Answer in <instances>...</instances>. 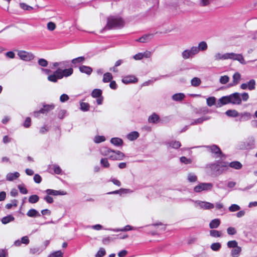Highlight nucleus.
<instances>
[{"label":"nucleus","instance_id":"obj_7","mask_svg":"<svg viewBox=\"0 0 257 257\" xmlns=\"http://www.w3.org/2000/svg\"><path fill=\"white\" fill-rule=\"evenodd\" d=\"M196 50L194 46L190 48V49H186L182 53V56L184 59L192 58L194 56L197 54Z\"/></svg>","mask_w":257,"mask_h":257},{"label":"nucleus","instance_id":"obj_57","mask_svg":"<svg viewBox=\"0 0 257 257\" xmlns=\"http://www.w3.org/2000/svg\"><path fill=\"white\" fill-rule=\"evenodd\" d=\"M238 243L236 240H231L227 242V246L229 248H235L238 246Z\"/></svg>","mask_w":257,"mask_h":257},{"label":"nucleus","instance_id":"obj_32","mask_svg":"<svg viewBox=\"0 0 257 257\" xmlns=\"http://www.w3.org/2000/svg\"><path fill=\"white\" fill-rule=\"evenodd\" d=\"M220 224V221L219 219H214L212 220L209 223V227L211 229L217 228Z\"/></svg>","mask_w":257,"mask_h":257},{"label":"nucleus","instance_id":"obj_64","mask_svg":"<svg viewBox=\"0 0 257 257\" xmlns=\"http://www.w3.org/2000/svg\"><path fill=\"white\" fill-rule=\"evenodd\" d=\"M34 181L36 183H40L42 181V178L39 174H36L34 176Z\"/></svg>","mask_w":257,"mask_h":257},{"label":"nucleus","instance_id":"obj_49","mask_svg":"<svg viewBox=\"0 0 257 257\" xmlns=\"http://www.w3.org/2000/svg\"><path fill=\"white\" fill-rule=\"evenodd\" d=\"M221 247V244L219 242L213 243L210 246L211 249L213 251H218Z\"/></svg>","mask_w":257,"mask_h":257},{"label":"nucleus","instance_id":"obj_53","mask_svg":"<svg viewBox=\"0 0 257 257\" xmlns=\"http://www.w3.org/2000/svg\"><path fill=\"white\" fill-rule=\"evenodd\" d=\"M197 176L192 173H189L188 175V180L190 182H194L197 181Z\"/></svg>","mask_w":257,"mask_h":257},{"label":"nucleus","instance_id":"obj_51","mask_svg":"<svg viewBox=\"0 0 257 257\" xmlns=\"http://www.w3.org/2000/svg\"><path fill=\"white\" fill-rule=\"evenodd\" d=\"M229 80V77L227 75H224L220 77L219 82L222 84L227 83Z\"/></svg>","mask_w":257,"mask_h":257},{"label":"nucleus","instance_id":"obj_19","mask_svg":"<svg viewBox=\"0 0 257 257\" xmlns=\"http://www.w3.org/2000/svg\"><path fill=\"white\" fill-rule=\"evenodd\" d=\"M197 49L196 52L198 54L200 51H204L207 49L208 45L206 42L202 41L198 44V47L194 46Z\"/></svg>","mask_w":257,"mask_h":257},{"label":"nucleus","instance_id":"obj_15","mask_svg":"<svg viewBox=\"0 0 257 257\" xmlns=\"http://www.w3.org/2000/svg\"><path fill=\"white\" fill-rule=\"evenodd\" d=\"M138 81V79L133 75H128L124 76L122 79V82L124 84H128L130 83H135Z\"/></svg>","mask_w":257,"mask_h":257},{"label":"nucleus","instance_id":"obj_12","mask_svg":"<svg viewBox=\"0 0 257 257\" xmlns=\"http://www.w3.org/2000/svg\"><path fill=\"white\" fill-rule=\"evenodd\" d=\"M124 157L123 153L119 151H114L109 155V159L112 160H121Z\"/></svg>","mask_w":257,"mask_h":257},{"label":"nucleus","instance_id":"obj_43","mask_svg":"<svg viewBox=\"0 0 257 257\" xmlns=\"http://www.w3.org/2000/svg\"><path fill=\"white\" fill-rule=\"evenodd\" d=\"M206 103L208 106H212L213 105H216V98L214 96L209 97L206 99Z\"/></svg>","mask_w":257,"mask_h":257},{"label":"nucleus","instance_id":"obj_63","mask_svg":"<svg viewBox=\"0 0 257 257\" xmlns=\"http://www.w3.org/2000/svg\"><path fill=\"white\" fill-rule=\"evenodd\" d=\"M69 97L68 95L66 94H62L60 97V101L61 102H65L69 99Z\"/></svg>","mask_w":257,"mask_h":257},{"label":"nucleus","instance_id":"obj_46","mask_svg":"<svg viewBox=\"0 0 257 257\" xmlns=\"http://www.w3.org/2000/svg\"><path fill=\"white\" fill-rule=\"evenodd\" d=\"M239 116H240V120L242 121L247 120L251 117V114L249 112L241 113Z\"/></svg>","mask_w":257,"mask_h":257},{"label":"nucleus","instance_id":"obj_25","mask_svg":"<svg viewBox=\"0 0 257 257\" xmlns=\"http://www.w3.org/2000/svg\"><path fill=\"white\" fill-rule=\"evenodd\" d=\"M27 215L30 217H37L41 216L40 213L35 209H30L27 212Z\"/></svg>","mask_w":257,"mask_h":257},{"label":"nucleus","instance_id":"obj_50","mask_svg":"<svg viewBox=\"0 0 257 257\" xmlns=\"http://www.w3.org/2000/svg\"><path fill=\"white\" fill-rule=\"evenodd\" d=\"M105 138L104 136H96L94 138V142L95 143L98 144L105 141Z\"/></svg>","mask_w":257,"mask_h":257},{"label":"nucleus","instance_id":"obj_61","mask_svg":"<svg viewBox=\"0 0 257 257\" xmlns=\"http://www.w3.org/2000/svg\"><path fill=\"white\" fill-rule=\"evenodd\" d=\"M38 64L42 67H46L48 65V62L46 60L41 58L38 60Z\"/></svg>","mask_w":257,"mask_h":257},{"label":"nucleus","instance_id":"obj_33","mask_svg":"<svg viewBox=\"0 0 257 257\" xmlns=\"http://www.w3.org/2000/svg\"><path fill=\"white\" fill-rule=\"evenodd\" d=\"M160 118L159 116L156 113H153L148 118V121L150 123H156Z\"/></svg>","mask_w":257,"mask_h":257},{"label":"nucleus","instance_id":"obj_1","mask_svg":"<svg viewBox=\"0 0 257 257\" xmlns=\"http://www.w3.org/2000/svg\"><path fill=\"white\" fill-rule=\"evenodd\" d=\"M124 22L123 19L118 16H110L107 18V24L105 27L106 30L123 27Z\"/></svg>","mask_w":257,"mask_h":257},{"label":"nucleus","instance_id":"obj_22","mask_svg":"<svg viewBox=\"0 0 257 257\" xmlns=\"http://www.w3.org/2000/svg\"><path fill=\"white\" fill-rule=\"evenodd\" d=\"M229 55L230 53H225L224 54H222L221 53H216L214 57L215 60H226L229 59Z\"/></svg>","mask_w":257,"mask_h":257},{"label":"nucleus","instance_id":"obj_16","mask_svg":"<svg viewBox=\"0 0 257 257\" xmlns=\"http://www.w3.org/2000/svg\"><path fill=\"white\" fill-rule=\"evenodd\" d=\"M153 34H148L143 35L139 39L137 40V41L141 43H147L149 42L153 38Z\"/></svg>","mask_w":257,"mask_h":257},{"label":"nucleus","instance_id":"obj_11","mask_svg":"<svg viewBox=\"0 0 257 257\" xmlns=\"http://www.w3.org/2000/svg\"><path fill=\"white\" fill-rule=\"evenodd\" d=\"M73 72V70L72 68H69L68 69H65L64 70H62L60 68H58L57 70V73H59V77L61 78V79L63 77H68L72 74Z\"/></svg>","mask_w":257,"mask_h":257},{"label":"nucleus","instance_id":"obj_55","mask_svg":"<svg viewBox=\"0 0 257 257\" xmlns=\"http://www.w3.org/2000/svg\"><path fill=\"white\" fill-rule=\"evenodd\" d=\"M116 238H112L111 236H107L102 239V242L104 244H108L111 241H113Z\"/></svg>","mask_w":257,"mask_h":257},{"label":"nucleus","instance_id":"obj_2","mask_svg":"<svg viewBox=\"0 0 257 257\" xmlns=\"http://www.w3.org/2000/svg\"><path fill=\"white\" fill-rule=\"evenodd\" d=\"M209 168L216 175H219L228 169V163L217 161L215 163L209 165Z\"/></svg>","mask_w":257,"mask_h":257},{"label":"nucleus","instance_id":"obj_62","mask_svg":"<svg viewBox=\"0 0 257 257\" xmlns=\"http://www.w3.org/2000/svg\"><path fill=\"white\" fill-rule=\"evenodd\" d=\"M227 232L229 235H234L236 233L235 228L233 227H229L227 229Z\"/></svg>","mask_w":257,"mask_h":257},{"label":"nucleus","instance_id":"obj_24","mask_svg":"<svg viewBox=\"0 0 257 257\" xmlns=\"http://www.w3.org/2000/svg\"><path fill=\"white\" fill-rule=\"evenodd\" d=\"M79 69L81 73H85L87 75H90L92 72V69L90 67L85 65L80 66Z\"/></svg>","mask_w":257,"mask_h":257},{"label":"nucleus","instance_id":"obj_35","mask_svg":"<svg viewBox=\"0 0 257 257\" xmlns=\"http://www.w3.org/2000/svg\"><path fill=\"white\" fill-rule=\"evenodd\" d=\"M111 144L116 146H121L123 144V141L122 139L119 138H113L110 140Z\"/></svg>","mask_w":257,"mask_h":257},{"label":"nucleus","instance_id":"obj_47","mask_svg":"<svg viewBox=\"0 0 257 257\" xmlns=\"http://www.w3.org/2000/svg\"><path fill=\"white\" fill-rule=\"evenodd\" d=\"M210 235L214 237H219L221 236L222 233L220 231L217 230H211L209 231Z\"/></svg>","mask_w":257,"mask_h":257},{"label":"nucleus","instance_id":"obj_28","mask_svg":"<svg viewBox=\"0 0 257 257\" xmlns=\"http://www.w3.org/2000/svg\"><path fill=\"white\" fill-rule=\"evenodd\" d=\"M85 60V58L84 56H81L72 59L71 62L75 67H76L77 65L83 63Z\"/></svg>","mask_w":257,"mask_h":257},{"label":"nucleus","instance_id":"obj_59","mask_svg":"<svg viewBox=\"0 0 257 257\" xmlns=\"http://www.w3.org/2000/svg\"><path fill=\"white\" fill-rule=\"evenodd\" d=\"M18 188L20 192L23 194H27L28 193V190L24 186V185H20L18 186Z\"/></svg>","mask_w":257,"mask_h":257},{"label":"nucleus","instance_id":"obj_48","mask_svg":"<svg viewBox=\"0 0 257 257\" xmlns=\"http://www.w3.org/2000/svg\"><path fill=\"white\" fill-rule=\"evenodd\" d=\"M39 197L37 195H31L29 198V202L30 203L34 204L38 202Z\"/></svg>","mask_w":257,"mask_h":257},{"label":"nucleus","instance_id":"obj_23","mask_svg":"<svg viewBox=\"0 0 257 257\" xmlns=\"http://www.w3.org/2000/svg\"><path fill=\"white\" fill-rule=\"evenodd\" d=\"M210 119V117L209 116H203L200 117L199 118L194 119L193 121L190 123L191 125H197L199 124H201L203 123V121L205 120H207Z\"/></svg>","mask_w":257,"mask_h":257},{"label":"nucleus","instance_id":"obj_37","mask_svg":"<svg viewBox=\"0 0 257 257\" xmlns=\"http://www.w3.org/2000/svg\"><path fill=\"white\" fill-rule=\"evenodd\" d=\"M185 97L183 93H176L172 96V99L174 101H178L182 100Z\"/></svg>","mask_w":257,"mask_h":257},{"label":"nucleus","instance_id":"obj_56","mask_svg":"<svg viewBox=\"0 0 257 257\" xmlns=\"http://www.w3.org/2000/svg\"><path fill=\"white\" fill-rule=\"evenodd\" d=\"M100 164L104 168H108L109 163L107 158H102L100 160Z\"/></svg>","mask_w":257,"mask_h":257},{"label":"nucleus","instance_id":"obj_54","mask_svg":"<svg viewBox=\"0 0 257 257\" xmlns=\"http://www.w3.org/2000/svg\"><path fill=\"white\" fill-rule=\"evenodd\" d=\"M240 209L239 205L237 204H232L229 207V210L230 212H235L236 211H238Z\"/></svg>","mask_w":257,"mask_h":257},{"label":"nucleus","instance_id":"obj_36","mask_svg":"<svg viewBox=\"0 0 257 257\" xmlns=\"http://www.w3.org/2000/svg\"><path fill=\"white\" fill-rule=\"evenodd\" d=\"M15 220L14 217L12 215H9L2 218L1 221L3 224H6Z\"/></svg>","mask_w":257,"mask_h":257},{"label":"nucleus","instance_id":"obj_27","mask_svg":"<svg viewBox=\"0 0 257 257\" xmlns=\"http://www.w3.org/2000/svg\"><path fill=\"white\" fill-rule=\"evenodd\" d=\"M59 73H57V70L55 71L53 74L49 75L48 77V79L49 81L53 82H56L58 80V79H61V78L59 77Z\"/></svg>","mask_w":257,"mask_h":257},{"label":"nucleus","instance_id":"obj_9","mask_svg":"<svg viewBox=\"0 0 257 257\" xmlns=\"http://www.w3.org/2000/svg\"><path fill=\"white\" fill-rule=\"evenodd\" d=\"M229 96L230 103L233 104H240L241 103V99L240 94L238 92L234 93Z\"/></svg>","mask_w":257,"mask_h":257},{"label":"nucleus","instance_id":"obj_5","mask_svg":"<svg viewBox=\"0 0 257 257\" xmlns=\"http://www.w3.org/2000/svg\"><path fill=\"white\" fill-rule=\"evenodd\" d=\"M203 147L207 148V150L212 153L213 157L215 158H222L224 156L219 147L216 145L204 146Z\"/></svg>","mask_w":257,"mask_h":257},{"label":"nucleus","instance_id":"obj_44","mask_svg":"<svg viewBox=\"0 0 257 257\" xmlns=\"http://www.w3.org/2000/svg\"><path fill=\"white\" fill-rule=\"evenodd\" d=\"M80 109L83 111H87L89 109L90 105L87 102H81L80 103Z\"/></svg>","mask_w":257,"mask_h":257},{"label":"nucleus","instance_id":"obj_29","mask_svg":"<svg viewBox=\"0 0 257 257\" xmlns=\"http://www.w3.org/2000/svg\"><path fill=\"white\" fill-rule=\"evenodd\" d=\"M228 166L229 167H231L236 170H239L242 168V165L238 161H233L229 163H228Z\"/></svg>","mask_w":257,"mask_h":257},{"label":"nucleus","instance_id":"obj_52","mask_svg":"<svg viewBox=\"0 0 257 257\" xmlns=\"http://www.w3.org/2000/svg\"><path fill=\"white\" fill-rule=\"evenodd\" d=\"M180 162L185 164H190L192 162L191 159H188L186 157H181L180 158Z\"/></svg>","mask_w":257,"mask_h":257},{"label":"nucleus","instance_id":"obj_60","mask_svg":"<svg viewBox=\"0 0 257 257\" xmlns=\"http://www.w3.org/2000/svg\"><path fill=\"white\" fill-rule=\"evenodd\" d=\"M56 28V25L54 23L50 22L47 24V29L51 31L54 30Z\"/></svg>","mask_w":257,"mask_h":257},{"label":"nucleus","instance_id":"obj_42","mask_svg":"<svg viewBox=\"0 0 257 257\" xmlns=\"http://www.w3.org/2000/svg\"><path fill=\"white\" fill-rule=\"evenodd\" d=\"M225 114L230 117H237L239 115L238 112L235 110H228L225 112Z\"/></svg>","mask_w":257,"mask_h":257},{"label":"nucleus","instance_id":"obj_58","mask_svg":"<svg viewBox=\"0 0 257 257\" xmlns=\"http://www.w3.org/2000/svg\"><path fill=\"white\" fill-rule=\"evenodd\" d=\"M106 253L104 248L101 247L100 248L97 253L95 254V257H102Z\"/></svg>","mask_w":257,"mask_h":257},{"label":"nucleus","instance_id":"obj_31","mask_svg":"<svg viewBox=\"0 0 257 257\" xmlns=\"http://www.w3.org/2000/svg\"><path fill=\"white\" fill-rule=\"evenodd\" d=\"M241 75L238 72H235L232 77L233 78V82L231 84V86L236 85L237 84L240 79Z\"/></svg>","mask_w":257,"mask_h":257},{"label":"nucleus","instance_id":"obj_40","mask_svg":"<svg viewBox=\"0 0 257 257\" xmlns=\"http://www.w3.org/2000/svg\"><path fill=\"white\" fill-rule=\"evenodd\" d=\"M102 91L100 89H94L91 92V95L93 98H96L102 95Z\"/></svg>","mask_w":257,"mask_h":257},{"label":"nucleus","instance_id":"obj_20","mask_svg":"<svg viewBox=\"0 0 257 257\" xmlns=\"http://www.w3.org/2000/svg\"><path fill=\"white\" fill-rule=\"evenodd\" d=\"M114 152L113 150H111L106 147H102L100 149V154L104 156H108L112 154V152Z\"/></svg>","mask_w":257,"mask_h":257},{"label":"nucleus","instance_id":"obj_4","mask_svg":"<svg viewBox=\"0 0 257 257\" xmlns=\"http://www.w3.org/2000/svg\"><path fill=\"white\" fill-rule=\"evenodd\" d=\"M188 200L193 202L194 204V206L196 208H199L205 210H208L212 209L214 207L213 204L208 202L202 201L200 200H193L191 199H188Z\"/></svg>","mask_w":257,"mask_h":257},{"label":"nucleus","instance_id":"obj_3","mask_svg":"<svg viewBox=\"0 0 257 257\" xmlns=\"http://www.w3.org/2000/svg\"><path fill=\"white\" fill-rule=\"evenodd\" d=\"M240 150H251L255 148V139L253 137H249L245 140L240 142L238 144Z\"/></svg>","mask_w":257,"mask_h":257},{"label":"nucleus","instance_id":"obj_21","mask_svg":"<svg viewBox=\"0 0 257 257\" xmlns=\"http://www.w3.org/2000/svg\"><path fill=\"white\" fill-rule=\"evenodd\" d=\"M136 228H134L130 225H127L122 228H115V229L109 228V229H108V230L117 232H119V231H129V230H135V229H136Z\"/></svg>","mask_w":257,"mask_h":257},{"label":"nucleus","instance_id":"obj_14","mask_svg":"<svg viewBox=\"0 0 257 257\" xmlns=\"http://www.w3.org/2000/svg\"><path fill=\"white\" fill-rule=\"evenodd\" d=\"M229 96H223L219 99L216 104L217 107H220L222 106L230 103Z\"/></svg>","mask_w":257,"mask_h":257},{"label":"nucleus","instance_id":"obj_26","mask_svg":"<svg viewBox=\"0 0 257 257\" xmlns=\"http://www.w3.org/2000/svg\"><path fill=\"white\" fill-rule=\"evenodd\" d=\"M166 145L168 146V147H171L175 149L179 148L181 146V143L177 141L168 142L166 143Z\"/></svg>","mask_w":257,"mask_h":257},{"label":"nucleus","instance_id":"obj_39","mask_svg":"<svg viewBox=\"0 0 257 257\" xmlns=\"http://www.w3.org/2000/svg\"><path fill=\"white\" fill-rule=\"evenodd\" d=\"M241 251V248L240 246H237L231 250V256L232 257H238Z\"/></svg>","mask_w":257,"mask_h":257},{"label":"nucleus","instance_id":"obj_8","mask_svg":"<svg viewBox=\"0 0 257 257\" xmlns=\"http://www.w3.org/2000/svg\"><path fill=\"white\" fill-rule=\"evenodd\" d=\"M43 107L40 109L39 111H35L34 115L35 117H38L40 113H47L51 110L54 109L55 105L53 104H43Z\"/></svg>","mask_w":257,"mask_h":257},{"label":"nucleus","instance_id":"obj_18","mask_svg":"<svg viewBox=\"0 0 257 257\" xmlns=\"http://www.w3.org/2000/svg\"><path fill=\"white\" fill-rule=\"evenodd\" d=\"M20 176V174L18 172H15L14 173H9L6 175V180L9 181H13L18 178Z\"/></svg>","mask_w":257,"mask_h":257},{"label":"nucleus","instance_id":"obj_30","mask_svg":"<svg viewBox=\"0 0 257 257\" xmlns=\"http://www.w3.org/2000/svg\"><path fill=\"white\" fill-rule=\"evenodd\" d=\"M132 192V191H131L130 189H123L121 188L118 190L114 191L108 193V194H126V193H130Z\"/></svg>","mask_w":257,"mask_h":257},{"label":"nucleus","instance_id":"obj_17","mask_svg":"<svg viewBox=\"0 0 257 257\" xmlns=\"http://www.w3.org/2000/svg\"><path fill=\"white\" fill-rule=\"evenodd\" d=\"M45 192L48 195H51L53 196L64 195L66 194V193L63 191H57L50 189H47L45 191Z\"/></svg>","mask_w":257,"mask_h":257},{"label":"nucleus","instance_id":"obj_13","mask_svg":"<svg viewBox=\"0 0 257 257\" xmlns=\"http://www.w3.org/2000/svg\"><path fill=\"white\" fill-rule=\"evenodd\" d=\"M229 59L237 60L242 64H246V63L241 54L230 53Z\"/></svg>","mask_w":257,"mask_h":257},{"label":"nucleus","instance_id":"obj_41","mask_svg":"<svg viewBox=\"0 0 257 257\" xmlns=\"http://www.w3.org/2000/svg\"><path fill=\"white\" fill-rule=\"evenodd\" d=\"M201 81L200 78L198 77H194L191 80V85L194 87H197L200 85Z\"/></svg>","mask_w":257,"mask_h":257},{"label":"nucleus","instance_id":"obj_6","mask_svg":"<svg viewBox=\"0 0 257 257\" xmlns=\"http://www.w3.org/2000/svg\"><path fill=\"white\" fill-rule=\"evenodd\" d=\"M213 184L211 183H200L194 188L195 192L199 193L203 191H208L211 190Z\"/></svg>","mask_w":257,"mask_h":257},{"label":"nucleus","instance_id":"obj_10","mask_svg":"<svg viewBox=\"0 0 257 257\" xmlns=\"http://www.w3.org/2000/svg\"><path fill=\"white\" fill-rule=\"evenodd\" d=\"M18 55L22 60L24 61H30L34 58L33 54L24 51H19Z\"/></svg>","mask_w":257,"mask_h":257},{"label":"nucleus","instance_id":"obj_34","mask_svg":"<svg viewBox=\"0 0 257 257\" xmlns=\"http://www.w3.org/2000/svg\"><path fill=\"white\" fill-rule=\"evenodd\" d=\"M139 137V133L136 131L132 132L127 135V139L130 141H134L136 140Z\"/></svg>","mask_w":257,"mask_h":257},{"label":"nucleus","instance_id":"obj_45","mask_svg":"<svg viewBox=\"0 0 257 257\" xmlns=\"http://www.w3.org/2000/svg\"><path fill=\"white\" fill-rule=\"evenodd\" d=\"M247 89L249 90H254L255 88V81L254 79L250 80L247 83Z\"/></svg>","mask_w":257,"mask_h":257},{"label":"nucleus","instance_id":"obj_38","mask_svg":"<svg viewBox=\"0 0 257 257\" xmlns=\"http://www.w3.org/2000/svg\"><path fill=\"white\" fill-rule=\"evenodd\" d=\"M112 78V74L109 72H106L103 74L102 81L104 83H107L111 81Z\"/></svg>","mask_w":257,"mask_h":257}]
</instances>
